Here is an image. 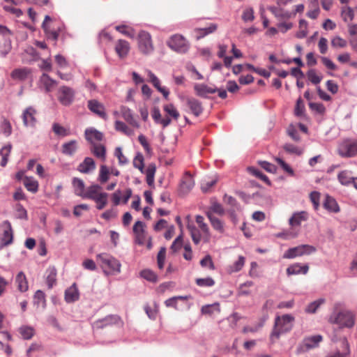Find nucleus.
<instances>
[{"instance_id":"1","label":"nucleus","mask_w":357,"mask_h":357,"mask_svg":"<svg viewBox=\"0 0 357 357\" xmlns=\"http://www.w3.org/2000/svg\"><path fill=\"white\" fill-rule=\"evenodd\" d=\"M294 317L291 314L278 316L275 318V326L271 335V339L273 342L278 340L280 335L287 333L293 328Z\"/></svg>"},{"instance_id":"2","label":"nucleus","mask_w":357,"mask_h":357,"mask_svg":"<svg viewBox=\"0 0 357 357\" xmlns=\"http://www.w3.org/2000/svg\"><path fill=\"white\" fill-rule=\"evenodd\" d=\"M328 321L337 324L340 328H352L356 322V317L350 310L333 311L329 316Z\"/></svg>"},{"instance_id":"3","label":"nucleus","mask_w":357,"mask_h":357,"mask_svg":"<svg viewBox=\"0 0 357 357\" xmlns=\"http://www.w3.org/2000/svg\"><path fill=\"white\" fill-rule=\"evenodd\" d=\"M134 167L138 169L141 173L145 174L146 177L147 184L152 187L154 185V177L156 171L155 165L151 163L148 165L147 168L144 169V156L142 153H137L133 159Z\"/></svg>"},{"instance_id":"4","label":"nucleus","mask_w":357,"mask_h":357,"mask_svg":"<svg viewBox=\"0 0 357 357\" xmlns=\"http://www.w3.org/2000/svg\"><path fill=\"white\" fill-rule=\"evenodd\" d=\"M337 153L342 158H352L357 155V138H346L338 144Z\"/></svg>"},{"instance_id":"5","label":"nucleus","mask_w":357,"mask_h":357,"mask_svg":"<svg viewBox=\"0 0 357 357\" xmlns=\"http://www.w3.org/2000/svg\"><path fill=\"white\" fill-rule=\"evenodd\" d=\"M97 259L100 261L102 268L108 269L109 273H119L121 272V264L115 257L107 253H101L97 255Z\"/></svg>"},{"instance_id":"6","label":"nucleus","mask_w":357,"mask_h":357,"mask_svg":"<svg viewBox=\"0 0 357 357\" xmlns=\"http://www.w3.org/2000/svg\"><path fill=\"white\" fill-rule=\"evenodd\" d=\"M138 49L144 55H150L154 50L151 36L149 32L142 31L138 34Z\"/></svg>"},{"instance_id":"7","label":"nucleus","mask_w":357,"mask_h":357,"mask_svg":"<svg viewBox=\"0 0 357 357\" xmlns=\"http://www.w3.org/2000/svg\"><path fill=\"white\" fill-rule=\"evenodd\" d=\"M167 45L174 51L181 54L186 53L190 47L188 41L179 34L172 36L168 40Z\"/></svg>"},{"instance_id":"8","label":"nucleus","mask_w":357,"mask_h":357,"mask_svg":"<svg viewBox=\"0 0 357 357\" xmlns=\"http://www.w3.org/2000/svg\"><path fill=\"white\" fill-rule=\"evenodd\" d=\"M316 252L315 247L310 245H301L288 249L283 255L284 259H294L297 257L309 255Z\"/></svg>"},{"instance_id":"9","label":"nucleus","mask_w":357,"mask_h":357,"mask_svg":"<svg viewBox=\"0 0 357 357\" xmlns=\"http://www.w3.org/2000/svg\"><path fill=\"white\" fill-rule=\"evenodd\" d=\"M323 340L321 335H315L305 337L302 342L298 346L296 353L301 354L310 349L317 347L319 343Z\"/></svg>"},{"instance_id":"10","label":"nucleus","mask_w":357,"mask_h":357,"mask_svg":"<svg viewBox=\"0 0 357 357\" xmlns=\"http://www.w3.org/2000/svg\"><path fill=\"white\" fill-rule=\"evenodd\" d=\"M58 100L60 103L65 106L71 105L75 98V91L73 89L63 86L59 89Z\"/></svg>"},{"instance_id":"11","label":"nucleus","mask_w":357,"mask_h":357,"mask_svg":"<svg viewBox=\"0 0 357 357\" xmlns=\"http://www.w3.org/2000/svg\"><path fill=\"white\" fill-rule=\"evenodd\" d=\"M36 110L33 107L26 108L22 114L23 124L26 127L35 128L37 119L36 117Z\"/></svg>"},{"instance_id":"12","label":"nucleus","mask_w":357,"mask_h":357,"mask_svg":"<svg viewBox=\"0 0 357 357\" xmlns=\"http://www.w3.org/2000/svg\"><path fill=\"white\" fill-rule=\"evenodd\" d=\"M122 321L121 318L117 315H109L102 319L98 320L93 323V328H102L105 326L116 324L122 325Z\"/></svg>"},{"instance_id":"13","label":"nucleus","mask_w":357,"mask_h":357,"mask_svg":"<svg viewBox=\"0 0 357 357\" xmlns=\"http://www.w3.org/2000/svg\"><path fill=\"white\" fill-rule=\"evenodd\" d=\"M120 113L123 119L131 126L139 128L140 125L135 119L133 112L128 107L122 105L120 107Z\"/></svg>"},{"instance_id":"14","label":"nucleus","mask_w":357,"mask_h":357,"mask_svg":"<svg viewBox=\"0 0 357 357\" xmlns=\"http://www.w3.org/2000/svg\"><path fill=\"white\" fill-rule=\"evenodd\" d=\"M3 225L5 226V229L2 236L0 237L1 247L9 245L13 243V233L10 222L5 221Z\"/></svg>"},{"instance_id":"15","label":"nucleus","mask_w":357,"mask_h":357,"mask_svg":"<svg viewBox=\"0 0 357 357\" xmlns=\"http://www.w3.org/2000/svg\"><path fill=\"white\" fill-rule=\"evenodd\" d=\"M146 73L149 77V82H150L153 86L163 95L164 98L167 100L169 95V90L161 86L160 79L151 70H146Z\"/></svg>"},{"instance_id":"16","label":"nucleus","mask_w":357,"mask_h":357,"mask_svg":"<svg viewBox=\"0 0 357 357\" xmlns=\"http://www.w3.org/2000/svg\"><path fill=\"white\" fill-rule=\"evenodd\" d=\"M84 135L86 139L89 142L91 145L98 144L103 138V134L93 128L86 129Z\"/></svg>"},{"instance_id":"17","label":"nucleus","mask_w":357,"mask_h":357,"mask_svg":"<svg viewBox=\"0 0 357 357\" xmlns=\"http://www.w3.org/2000/svg\"><path fill=\"white\" fill-rule=\"evenodd\" d=\"M88 107L93 113L100 117L106 119L107 114L105 112V107L102 104L96 100H90L88 101Z\"/></svg>"},{"instance_id":"18","label":"nucleus","mask_w":357,"mask_h":357,"mask_svg":"<svg viewBox=\"0 0 357 357\" xmlns=\"http://www.w3.org/2000/svg\"><path fill=\"white\" fill-rule=\"evenodd\" d=\"M194 185L195 181L192 176L190 174L185 173L180 184V192L187 194L192 189Z\"/></svg>"},{"instance_id":"19","label":"nucleus","mask_w":357,"mask_h":357,"mask_svg":"<svg viewBox=\"0 0 357 357\" xmlns=\"http://www.w3.org/2000/svg\"><path fill=\"white\" fill-rule=\"evenodd\" d=\"M130 47L128 41L125 40H117L115 45V51L119 58L123 59L127 56L129 53Z\"/></svg>"},{"instance_id":"20","label":"nucleus","mask_w":357,"mask_h":357,"mask_svg":"<svg viewBox=\"0 0 357 357\" xmlns=\"http://www.w3.org/2000/svg\"><path fill=\"white\" fill-rule=\"evenodd\" d=\"M194 90L197 96L206 98L208 94H213L216 92L217 89L208 86L204 84H195Z\"/></svg>"},{"instance_id":"21","label":"nucleus","mask_w":357,"mask_h":357,"mask_svg":"<svg viewBox=\"0 0 357 357\" xmlns=\"http://www.w3.org/2000/svg\"><path fill=\"white\" fill-rule=\"evenodd\" d=\"M151 116L155 123L161 124L163 128L167 127L171 123V119L169 117L162 118L160 111L158 107H154L151 111Z\"/></svg>"},{"instance_id":"22","label":"nucleus","mask_w":357,"mask_h":357,"mask_svg":"<svg viewBox=\"0 0 357 357\" xmlns=\"http://www.w3.org/2000/svg\"><path fill=\"white\" fill-rule=\"evenodd\" d=\"M309 266L307 264L301 265L298 263H295L289 266L287 268V274L288 275L303 274L305 275L308 272Z\"/></svg>"},{"instance_id":"23","label":"nucleus","mask_w":357,"mask_h":357,"mask_svg":"<svg viewBox=\"0 0 357 357\" xmlns=\"http://www.w3.org/2000/svg\"><path fill=\"white\" fill-rule=\"evenodd\" d=\"M308 213L305 211H300L294 213L289 220V224L291 227L300 226L301 222L307 220Z\"/></svg>"},{"instance_id":"24","label":"nucleus","mask_w":357,"mask_h":357,"mask_svg":"<svg viewBox=\"0 0 357 357\" xmlns=\"http://www.w3.org/2000/svg\"><path fill=\"white\" fill-rule=\"evenodd\" d=\"M79 297V293L75 283L65 291V301L67 303H73L77 301Z\"/></svg>"},{"instance_id":"25","label":"nucleus","mask_w":357,"mask_h":357,"mask_svg":"<svg viewBox=\"0 0 357 357\" xmlns=\"http://www.w3.org/2000/svg\"><path fill=\"white\" fill-rule=\"evenodd\" d=\"M187 105L195 116H199L203 112L201 102L194 98H188Z\"/></svg>"},{"instance_id":"26","label":"nucleus","mask_w":357,"mask_h":357,"mask_svg":"<svg viewBox=\"0 0 357 357\" xmlns=\"http://www.w3.org/2000/svg\"><path fill=\"white\" fill-rule=\"evenodd\" d=\"M51 21L52 18L49 15H46L43 22L42 27L49 38L52 39L53 40H56L59 37V32L56 30L51 29L49 26L48 22Z\"/></svg>"},{"instance_id":"27","label":"nucleus","mask_w":357,"mask_h":357,"mask_svg":"<svg viewBox=\"0 0 357 357\" xmlns=\"http://www.w3.org/2000/svg\"><path fill=\"white\" fill-rule=\"evenodd\" d=\"M95 168L96 164L94 160L91 158L87 157L79 165L77 169L82 173L87 174L94 170Z\"/></svg>"},{"instance_id":"28","label":"nucleus","mask_w":357,"mask_h":357,"mask_svg":"<svg viewBox=\"0 0 357 357\" xmlns=\"http://www.w3.org/2000/svg\"><path fill=\"white\" fill-rule=\"evenodd\" d=\"M100 190L101 187L99 185H91L86 188L82 198L94 200L95 198L102 194V192H100Z\"/></svg>"},{"instance_id":"29","label":"nucleus","mask_w":357,"mask_h":357,"mask_svg":"<svg viewBox=\"0 0 357 357\" xmlns=\"http://www.w3.org/2000/svg\"><path fill=\"white\" fill-rule=\"evenodd\" d=\"M57 271L54 266H49L46 270V282L49 289H52L56 282Z\"/></svg>"},{"instance_id":"30","label":"nucleus","mask_w":357,"mask_h":357,"mask_svg":"<svg viewBox=\"0 0 357 357\" xmlns=\"http://www.w3.org/2000/svg\"><path fill=\"white\" fill-rule=\"evenodd\" d=\"M323 205L324 208L329 212L337 213L340 211V207L336 200L328 195L326 196Z\"/></svg>"},{"instance_id":"31","label":"nucleus","mask_w":357,"mask_h":357,"mask_svg":"<svg viewBox=\"0 0 357 357\" xmlns=\"http://www.w3.org/2000/svg\"><path fill=\"white\" fill-rule=\"evenodd\" d=\"M30 70L27 68H16L11 73V77L15 80L24 81L30 74Z\"/></svg>"},{"instance_id":"32","label":"nucleus","mask_w":357,"mask_h":357,"mask_svg":"<svg viewBox=\"0 0 357 357\" xmlns=\"http://www.w3.org/2000/svg\"><path fill=\"white\" fill-rule=\"evenodd\" d=\"M15 283L20 291L25 292L28 290V282L25 274L22 271L19 272L16 275Z\"/></svg>"},{"instance_id":"33","label":"nucleus","mask_w":357,"mask_h":357,"mask_svg":"<svg viewBox=\"0 0 357 357\" xmlns=\"http://www.w3.org/2000/svg\"><path fill=\"white\" fill-rule=\"evenodd\" d=\"M72 185L74 188L75 194L79 197H83L85 192V185L84 181L79 178H73Z\"/></svg>"},{"instance_id":"34","label":"nucleus","mask_w":357,"mask_h":357,"mask_svg":"<svg viewBox=\"0 0 357 357\" xmlns=\"http://www.w3.org/2000/svg\"><path fill=\"white\" fill-rule=\"evenodd\" d=\"M342 351L337 350L334 354H331L326 357H348L350 354V349L348 341L346 338L342 339Z\"/></svg>"},{"instance_id":"35","label":"nucleus","mask_w":357,"mask_h":357,"mask_svg":"<svg viewBox=\"0 0 357 357\" xmlns=\"http://www.w3.org/2000/svg\"><path fill=\"white\" fill-rule=\"evenodd\" d=\"M206 216L208 218L213 228L220 233H223V222L219 218L214 216L210 211L206 213Z\"/></svg>"},{"instance_id":"36","label":"nucleus","mask_w":357,"mask_h":357,"mask_svg":"<svg viewBox=\"0 0 357 357\" xmlns=\"http://www.w3.org/2000/svg\"><path fill=\"white\" fill-rule=\"evenodd\" d=\"M163 110L167 115V117H169L173 120L177 121L180 116V114L178 111L176 109L175 106L172 104H166L163 105Z\"/></svg>"},{"instance_id":"37","label":"nucleus","mask_w":357,"mask_h":357,"mask_svg":"<svg viewBox=\"0 0 357 357\" xmlns=\"http://www.w3.org/2000/svg\"><path fill=\"white\" fill-rule=\"evenodd\" d=\"M187 228L190 233L194 243H199L202 238V235L199 230L200 229H198L193 223H188Z\"/></svg>"},{"instance_id":"38","label":"nucleus","mask_w":357,"mask_h":357,"mask_svg":"<svg viewBox=\"0 0 357 357\" xmlns=\"http://www.w3.org/2000/svg\"><path fill=\"white\" fill-rule=\"evenodd\" d=\"M40 82L45 87L47 92L52 91L56 85V81L50 77L46 73L41 75Z\"/></svg>"},{"instance_id":"39","label":"nucleus","mask_w":357,"mask_h":357,"mask_svg":"<svg viewBox=\"0 0 357 357\" xmlns=\"http://www.w3.org/2000/svg\"><path fill=\"white\" fill-rule=\"evenodd\" d=\"M91 151L101 160H105L106 149L103 145L100 144L91 145Z\"/></svg>"},{"instance_id":"40","label":"nucleus","mask_w":357,"mask_h":357,"mask_svg":"<svg viewBox=\"0 0 357 357\" xmlns=\"http://www.w3.org/2000/svg\"><path fill=\"white\" fill-rule=\"evenodd\" d=\"M337 178L342 185H347L351 183L354 180V176H352L351 172L344 170L338 174Z\"/></svg>"},{"instance_id":"41","label":"nucleus","mask_w":357,"mask_h":357,"mask_svg":"<svg viewBox=\"0 0 357 357\" xmlns=\"http://www.w3.org/2000/svg\"><path fill=\"white\" fill-rule=\"evenodd\" d=\"M23 183L27 190L31 192H36L38 191V183L34 178L25 176Z\"/></svg>"},{"instance_id":"42","label":"nucleus","mask_w":357,"mask_h":357,"mask_svg":"<svg viewBox=\"0 0 357 357\" xmlns=\"http://www.w3.org/2000/svg\"><path fill=\"white\" fill-rule=\"evenodd\" d=\"M77 143L76 140H71L67 143L63 144L62 145L63 153L68 155H73L77 149Z\"/></svg>"},{"instance_id":"43","label":"nucleus","mask_w":357,"mask_h":357,"mask_svg":"<svg viewBox=\"0 0 357 357\" xmlns=\"http://www.w3.org/2000/svg\"><path fill=\"white\" fill-rule=\"evenodd\" d=\"M110 170L109 168L105 165H102L100 167L99 174L98 180L100 183H105L109 178Z\"/></svg>"},{"instance_id":"44","label":"nucleus","mask_w":357,"mask_h":357,"mask_svg":"<svg viewBox=\"0 0 357 357\" xmlns=\"http://www.w3.org/2000/svg\"><path fill=\"white\" fill-rule=\"evenodd\" d=\"M220 311V305L218 303H214L210 305L202 306L201 312L203 314L212 315L215 312L219 313Z\"/></svg>"},{"instance_id":"45","label":"nucleus","mask_w":357,"mask_h":357,"mask_svg":"<svg viewBox=\"0 0 357 357\" xmlns=\"http://www.w3.org/2000/svg\"><path fill=\"white\" fill-rule=\"evenodd\" d=\"M145 225L142 221H137L133 226V232L138 239L139 243H142L139 238L144 237Z\"/></svg>"},{"instance_id":"46","label":"nucleus","mask_w":357,"mask_h":357,"mask_svg":"<svg viewBox=\"0 0 357 357\" xmlns=\"http://www.w3.org/2000/svg\"><path fill=\"white\" fill-rule=\"evenodd\" d=\"M33 303L37 307H41L44 308L45 307V296L43 291L38 290L33 296Z\"/></svg>"},{"instance_id":"47","label":"nucleus","mask_w":357,"mask_h":357,"mask_svg":"<svg viewBox=\"0 0 357 357\" xmlns=\"http://www.w3.org/2000/svg\"><path fill=\"white\" fill-rule=\"evenodd\" d=\"M325 303L324 298H319L310 303L305 308V312L310 314H314L317 312L319 307Z\"/></svg>"},{"instance_id":"48","label":"nucleus","mask_w":357,"mask_h":357,"mask_svg":"<svg viewBox=\"0 0 357 357\" xmlns=\"http://www.w3.org/2000/svg\"><path fill=\"white\" fill-rule=\"evenodd\" d=\"M245 264V258L243 256H240L237 261H236L233 264L230 265L228 267L229 273H236L241 270Z\"/></svg>"},{"instance_id":"49","label":"nucleus","mask_w":357,"mask_h":357,"mask_svg":"<svg viewBox=\"0 0 357 357\" xmlns=\"http://www.w3.org/2000/svg\"><path fill=\"white\" fill-rule=\"evenodd\" d=\"M216 178H204L201 183V189L203 192H209L211 188L216 183Z\"/></svg>"},{"instance_id":"50","label":"nucleus","mask_w":357,"mask_h":357,"mask_svg":"<svg viewBox=\"0 0 357 357\" xmlns=\"http://www.w3.org/2000/svg\"><path fill=\"white\" fill-rule=\"evenodd\" d=\"M108 194L106 192H102L101 195H98V197L93 200L96 203V208L98 210H102L105 207L107 204Z\"/></svg>"},{"instance_id":"51","label":"nucleus","mask_w":357,"mask_h":357,"mask_svg":"<svg viewBox=\"0 0 357 357\" xmlns=\"http://www.w3.org/2000/svg\"><path fill=\"white\" fill-rule=\"evenodd\" d=\"M11 148V144H7L0 149V155L2 156L1 161V165L2 167H5L8 162V156L10 153Z\"/></svg>"},{"instance_id":"52","label":"nucleus","mask_w":357,"mask_h":357,"mask_svg":"<svg viewBox=\"0 0 357 357\" xmlns=\"http://www.w3.org/2000/svg\"><path fill=\"white\" fill-rule=\"evenodd\" d=\"M196 222L197 223L199 228L202 231L204 235H206L207 237H209V228L206 223L204 222V219L203 216L197 215L196 216Z\"/></svg>"},{"instance_id":"53","label":"nucleus","mask_w":357,"mask_h":357,"mask_svg":"<svg viewBox=\"0 0 357 357\" xmlns=\"http://www.w3.org/2000/svg\"><path fill=\"white\" fill-rule=\"evenodd\" d=\"M307 26L308 24L305 20H300L299 21V31L296 33V36L298 38H303L307 35Z\"/></svg>"},{"instance_id":"54","label":"nucleus","mask_w":357,"mask_h":357,"mask_svg":"<svg viewBox=\"0 0 357 357\" xmlns=\"http://www.w3.org/2000/svg\"><path fill=\"white\" fill-rule=\"evenodd\" d=\"M115 129L127 135H132L133 134V131L125 123L121 121H115Z\"/></svg>"},{"instance_id":"55","label":"nucleus","mask_w":357,"mask_h":357,"mask_svg":"<svg viewBox=\"0 0 357 357\" xmlns=\"http://www.w3.org/2000/svg\"><path fill=\"white\" fill-rule=\"evenodd\" d=\"M188 296H174L172 297L167 300L165 301V304L168 307H174L175 309H177V302L178 301H186L188 299Z\"/></svg>"},{"instance_id":"56","label":"nucleus","mask_w":357,"mask_h":357,"mask_svg":"<svg viewBox=\"0 0 357 357\" xmlns=\"http://www.w3.org/2000/svg\"><path fill=\"white\" fill-rule=\"evenodd\" d=\"M248 170L249 172H250L252 175L255 176L256 177L260 178L263 181H264L266 184L271 185V181L268 179V178L260 170L257 169L255 167H248Z\"/></svg>"},{"instance_id":"57","label":"nucleus","mask_w":357,"mask_h":357,"mask_svg":"<svg viewBox=\"0 0 357 357\" xmlns=\"http://www.w3.org/2000/svg\"><path fill=\"white\" fill-rule=\"evenodd\" d=\"M140 275L145 280L152 282H155L158 280V276L156 275V274L149 269H145L142 271L140 273Z\"/></svg>"},{"instance_id":"58","label":"nucleus","mask_w":357,"mask_h":357,"mask_svg":"<svg viewBox=\"0 0 357 357\" xmlns=\"http://www.w3.org/2000/svg\"><path fill=\"white\" fill-rule=\"evenodd\" d=\"M268 10L275 15L277 17H282V18H290L291 14L288 11H284L282 10L277 7L271 6L268 8Z\"/></svg>"},{"instance_id":"59","label":"nucleus","mask_w":357,"mask_h":357,"mask_svg":"<svg viewBox=\"0 0 357 357\" xmlns=\"http://www.w3.org/2000/svg\"><path fill=\"white\" fill-rule=\"evenodd\" d=\"M266 321V318L261 320L257 324H255L254 326H246L243 328V333H256L257 332L262 326H264V321Z\"/></svg>"},{"instance_id":"60","label":"nucleus","mask_w":357,"mask_h":357,"mask_svg":"<svg viewBox=\"0 0 357 357\" xmlns=\"http://www.w3.org/2000/svg\"><path fill=\"white\" fill-rule=\"evenodd\" d=\"M52 130L59 136L65 137L69 135V131L57 123L52 125Z\"/></svg>"},{"instance_id":"61","label":"nucleus","mask_w":357,"mask_h":357,"mask_svg":"<svg viewBox=\"0 0 357 357\" xmlns=\"http://www.w3.org/2000/svg\"><path fill=\"white\" fill-rule=\"evenodd\" d=\"M0 131L6 137H8L12 133V126L10 123L6 120L4 119L1 126H0Z\"/></svg>"},{"instance_id":"62","label":"nucleus","mask_w":357,"mask_h":357,"mask_svg":"<svg viewBox=\"0 0 357 357\" xmlns=\"http://www.w3.org/2000/svg\"><path fill=\"white\" fill-rule=\"evenodd\" d=\"M20 333L25 340L31 339L34 333L33 328L29 326H22L20 328Z\"/></svg>"},{"instance_id":"63","label":"nucleus","mask_w":357,"mask_h":357,"mask_svg":"<svg viewBox=\"0 0 357 357\" xmlns=\"http://www.w3.org/2000/svg\"><path fill=\"white\" fill-rule=\"evenodd\" d=\"M310 109L319 114H324L326 112V107L322 103L309 102Z\"/></svg>"},{"instance_id":"64","label":"nucleus","mask_w":357,"mask_h":357,"mask_svg":"<svg viewBox=\"0 0 357 357\" xmlns=\"http://www.w3.org/2000/svg\"><path fill=\"white\" fill-rule=\"evenodd\" d=\"M307 75L309 80L314 84H318L322 79L321 76L317 75L314 69L308 70Z\"/></svg>"}]
</instances>
